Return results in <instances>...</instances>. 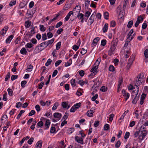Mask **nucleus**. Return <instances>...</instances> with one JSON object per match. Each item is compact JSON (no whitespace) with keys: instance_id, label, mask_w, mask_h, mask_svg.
<instances>
[{"instance_id":"1","label":"nucleus","mask_w":148,"mask_h":148,"mask_svg":"<svg viewBox=\"0 0 148 148\" xmlns=\"http://www.w3.org/2000/svg\"><path fill=\"white\" fill-rule=\"evenodd\" d=\"M118 39L116 38L114 39L112 42V45L111 47L109 50L108 51V53L110 56L112 55L113 54L118 43Z\"/></svg>"},{"instance_id":"2","label":"nucleus","mask_w":148,"mask_h":148,"mask_svg":"<svg viewBox=\"0 0 148 148\" xmlns=\"http://www.w3.org/2000/svg\"><path fill=\"white\" fill-rule=\"evenodd\" d=\"M54 40L55 39L53 38L47 42L45 41L43 42L42 43H41L40 45H38L35 48V50H39V49L38 47L40 46V47H44V46H45V47H47V46H48L49 45L52 44V43L54 42Z\"/></svg>"},{"instance_id":"3","label":"nucleus","mask_w":148,"mask_h":148,"mask_svg":"<svg viewBox=\"0 0 148 148\" xmlns=\"http://www.w3.org/2000/svg\"><path fill=\"white\" fill-rule=\"evenodd\" d=\"M133 32V29H131L127 35V36H128L127 39L129 40V42H130L134 38L133 36H134L135 34V33H134L133 34V36L132 35Z\"/></svg>"},{"instance_id":"4","label":"nucleus","mask_w":148,"mask_h":148,"mask_svg":"<svg viewBox=\"0 0 148 148\" xmlns=\"http://www.w3.org/2000/svg\"><path fill=\"white\" fill-rule=\"evenodd\" d=\"M100 63V61H99V62H98L97 65L94 66L91 70L90 72H92V73L91 74V75L92 74H93L94 73H97V69L98 68V66Z\"/></svg>"},{"instance_id":"5","label":"nucleus","mask_w":148,"mask_h":148,"mask_svg":"<svg viewBox=\"0 0 148 148\" xmlns=\"http://www.w3.org/2000/svg\"><path fill=\"white\" fill-rule=\"evenodd\" d=\"M139 91V87H138L137 90L136 91V92L135 94V95H136V96L132 101V103L134 104H136V103H137V101L139 99V97L137 96V95H138Z\"/></svg>"},{"instance_id":"6","label":"nucleus","mask_w":148,"mask_h":148,"mask_svg":"<svg viewBox=\"0 0 148 148\" xmlns=\"http://www.w3.org/2000/svg\"><path fill=\"white\" fill-rule=\"evenodd\" d=\"M75 140L78 143L81 144H84V141L83 138L80 137L76 136L75 137Z\"/></svg>"},{"instance_id":"7","label":"nucleus","mask_w":148,"mask_h":148,"mask_svg":"<svg viewBox=\"0 0 148 148\" xmlns=\"http://www.w3.org/2000/svg\"><path fill=\"white\" fill-rule=\"evenodd\" d=\"M95 16L93 14L90 17L88 21V24L89 25H90L93 23L95 19Z\"/></svg>"},{"instance_id":"8","label":"nucleus","mask_w":148,"mask_h":148,"mask_svg":"<svg viewBox=\"0 0 148 148\" xmlns=\"http://www.w3.org/2000/svg\"><path fill=\"white\" fill-rule=\"evenodd\" d=\"M122 92L124 96L125 97H126L125 98V101H126L129 97L130 94L126 92L125 90L124 89L122 90Z\"/></svg>"},{"instance_id":"9","label":"nucleus","mask_w":148,"mask_h":148,"mask_svg":"<svg viewBox=\"0 0 148 148\" xmlns=\"http://www.w3.org/2000/svg\"><path fill=\"white\" fill-rule=\"evenodd\" d=\"M100 39L99 37H97L95 38L93 40V42L92 43V47H94L96 46Z\"/></svg>"},{"instance_id":"10","label":"nucleus","mask_w":148,"mask_h":148,"mask_svg":"<svg viewBox=\"0 0 148 148\" xmlns=\"http://www.w3.org/2000/svg\"><path fill=\"white\" fill-rule=\"evenodd\" d=\"M73 11H70L67 14L65 18V20L66 21H67L70 18V17L71 15L73 16Z\"/></svg>"},{"instance_id":"11","label":"nucleus","mask_w":148,"mask_h":148,"mask_svg":"<svg viewBox=\"0 0 148 148\" xmlns=\"http://www.w3.org/2000/svg\"><path fill=\"white\" fill-rule=\"evenodd\" d=\"M8 26L5 27L0 32L1 34L4 35L5 34L7 31L8 30Z\"/></svg>"},{"instance_id":"12","label":"nucleus","mask_w":148,"mask_h":148,"mask_svg":"<svg viewBox=\"0 0 148 148\" xmlns=\"http://www.w3.org/2000/svg\"><path fill=\"white\" fill-rule=\"evenodd\" d=\"M108 23H106L105 24L102 30L103 33H106L107 31L108 28Z\"/></svg>"},{"instance_id":"13","label":"nucleus","mask_w":148,"mask_h":148,"mask_svg":"<svg viewBox=\"0 0 148 148\" xmlns=\"http://www.w3.org/2000/svg\"><path fill=\"white\" fill-rule=\"evenodd\" d=\"M62 115L61 114L58 113L56 112L53 114V116L55 118H57L60 119Z\"/></svg>"},{"instance_id":"14","label":"nucleus","mask_w":148,"mask_h":148,"mask_svg":"<svg viewBox=\"0 0 148 148\" xmlns=\"http://www.w3.org/2000/svg\"><path fill=\"white\" fill-rule=\"evenodd\" d=\"M33 69V66L32 65L30 64L27 66V68L26 69V71L27 72H29L31 71Z\"/></svg>"},{"instance_id":"15","label":"nucleus","mask_w":148,"mask_h":148,"mask_svg":"<svg viewBox=\"0 0 148 148\" xmlns=\"http://www.w3.org/2000/svg\"><path fill=\"white\" fill-rule=\"evenodd\" d=\"M32 24L31 21L28 20L26 21L25 23V26L26 28H28L31 26Z\"/></svg>"},{"instance_id":"16","label":"nucleus","mask_w":148,"mask_h":148,"mask_svg":"<svg viewBox=\"0 0 148 148\" xmlns=\"http://www.w3.org/2000/svg\"><path fill=\"white\" fill-rule=\"evenodd\" d=\"M141 135L142 136V138L141 139V140H143L145 138V137L147 135V131L146 130H143V131H141Z\"/></svg>"},{"instance_id":"17","label":"nucleus","mask_w":148,"mask_h":148,"mask_svg":"<svg viewBox=\"0 0 148 148\" xmlns=\"http://www.w3.org/2000/svg\"><path fill=\"white\" fill-rule=\"evenodd\" d=\"M14 36L12 35L10 36L6 40V42L7 43H9L11 41L13 38Z\"/></svg>"},{"instance_id":"18","label":"nucleus","mask_w":148,"mask_h":148,"mask_svg":"<svg viewBox=\"0 0 148 148\" xmlns=\"http://www.w3.org/2000/svg\"><path fill=\"white\" fill-rule=\"evenodd\" d=\"M136 81L135 84V86L137 87V88L138 87V86L141 84L142 82L141 79H136Z\"/></svg>"},{"instance_id":"19","label":"nucleus","mask_w":148,"mask_h":148,"mask_svg":"<svg viewBox=\"0 0 148 148\" xmlns=\"http://www.w3.org/2000/svg\"><path fill=\"white\" fill-rule=\"evenodd\" d=\"M42 140H40L38 141L36 144V148H41L42 146Z\"/></svg>"},{"instance_id":"20","label":"nucleus","mask_w":148,"mask_h":148,"mask_svg":"<svg viewBox=\"0 0 148 148\" xmlns=\"http://www.w3.org/2000/svg\"><path fill=\"white\" fill-rule=\"evenodd\" d=\"M50 124V122L49 121L48 119L47 120L45 124V125L46 127V128H45V130H46L48 129L49 126V125Z\"/></svg>"},{"instance_id":"21","label":"nucleus","mask_w":148,"mask_h":148,"mask_svg":"<svg viewBox=\"0 0 148 148\" xmlns=\"http://www.w3.org/2000/svg\"><path fill=\"white\" fill-rule=\"evenodd\" d=\"M81 106V103L80 102L75 104V111L79 109Z\"/></svg>"},{"instance_id":"22","label":"nucleus","mask_w":148,"mask_h":148,"mask_svg":"<svg viewBox=\"0 0 148 148\" xmlns=\"http://www.w3.org/2000/svg\"><path fill=\"white\" fill-rule=\"evenodd\" d=\"M81 10V6L79 5H76L75 8V11H76V12L77 13H79Z\"/></svg>"},{"instance_id":"23","label":"nucleus","mask_w":148,"mask_h":148,"mask_svg":"<svg viewBox=\"0 0 148 148\" xmlns=\"http://www.w3.org/2000/svg\"><path fill=\"white\" fill-rule=\"evenodd\" d=\"M67 106H68V107H67V109H68L69 108L70 106H69L66 103V102L65 101H64L62 103V106L63 108H66Z\"/></svg>"},{"instance_id":"24","label":"nucleus","mask_w":148,"mask_h":148,"mask_svg":"<svg viewBox=\"0 0 148 148\" xmlns=\"http://www.w3.org/2000/svg\"><path fill=\"white\" fill-rule=\"evenodd\" d=\"M20 53L23 55L26 54L27 53L26 49L25 48H23L20 51Z\"/></svg>"},{"instance_id":"25","label":"nucleus","mask_w":148,"mask_h":148,"mask_svg":"<svg viewBox=\"0 0 148 148\" xmlns=\"http://www.w3.org/2000/svg\"><path fill=\"white\" fill-rule=\"evenodd\" d=\"M131 58H130L128 60V63H130V65H132L134 60V56H133L132 57L131 56Z\"/></svg>"},{"instance_id":"26","label":"nucleus","mask_w":148,"mask_h":148,"mask_svg":"<svg viewBox=\"0 0 148 148\" xmlns=\"http://www.w3.org/2000/svg\"><path fill=\"white\" fill-rule=\"evenodd\" d=\"M91 11V9H89L88 11L86 12L84 14L85 16L88 18L90 15L91 14L90 12Z\"/></svg>"},{"instance_id":"27","label":"nucleus","mask_w":148,"mask_h":148,"mask_svg":"<svg viewBox=\"0 0 148 148\" xmlns=\"http://www.w3.org/2000/svg\"><path fill=\"white\" fill-rule=\"evenodd\" d=\"M100 90L102 92H106L107 90V88L105 86H103L100 88Z\"/></svg>"},{"instance_id":"28","label":"nucleus","mask_w":148,"mask_h":148,"mask_svg":"<svg viewBox=\"0 0 148 148\" xmlns=\"http://www.w3.org/2000/svg\"><path fill=\"white\" fill-rule=\"evenodd\" d=\"M25 112V111L24 110H21L19 112V113L18 115L17 116V117L16 119H20V117L21 116L22 114L23 113H24Z\"/></svg>"},{"instance_id":"29","label":"nucleus","mask_w":148,"mask_h":148,"mask_svg":"<svg viewBox=\"0 0 148 148\" xmlns=\"http://www.w3.org/2000/svg\"><path fill=\"white\" fill-rule=\"evenodd\" d=\"M84 16V14H82V13L80 14L79 13L77 16V17L78 18V19L80 20L83 18Z\"/></svg>"},{"instance_id":"30","label":"nucleus","mask_w":148,"mask_h":148,"mask_svg":"<svg viewBox=\"0 0 148 148\" xmlns=\"http://www.w3.org/2000/svg\"><path fill=\"white\" fill-rule=\"evenodd\" d=\"M133 23V21H130L127 24V27L128 28L131 27L132 26Z\"/></svg>"},{"instance_id":"31","label":"nucleus","mask_w":148,"mask_h":148,"mask_svg":"<svg viewBox=\"0 0 148 148\" xmlns=\"http://www.w3.org/2000/svg\"><path fill=\"white\" fill-rule=\"evenodd\" d=\"M115 69L112 65H110L109 67V70L110 71L113 72L115 71Z\"/></svg>"},{"instance_id":"32","label":"nucleus","mask_w":148,"mask_h":148,"mask_svg":"<svg viewBox=\"0 0 148 148\" xmlns=\"http://www.w3.org/2000/svg\"><path fill=\"white\" fill-rule=\"evenodd\" d=\"M110 128V126L108 124H106L104 126L103 129L104 130L107 131Z\"/></svg>"},{"instance_id":"33","label":"nucleus","mask_w":148,"mask_h":148,"mask_svg":"<svg viewBox=\"0 0 148 148\" xmlns=\"http://www.w3.org/2000/svg\"><path fill=\"white\" fill-rule=\"evenodd\" d=\"M40 30L42 32H44L46 30V28L44 26L42 25H40Z\"/></svg>"},{"instance_id":"34","label":"nucleus","mask_w":148,"mask_h":148,"mask_svg":"<svg viewBox=\"0 0 148 148\" xmlns=\"http://www.w3.org/2000/svg\"><path fill=\"white\" fill-rule=\"evenodd\" d=\"M61 45V42H59L56 44V50H58L60 47Z\"/></svg>"},{"instance_id":"35","label":"nucleus","mask_w":148,"mask_h":148,"mask_svg":"<svg viewBox=\"0 0 148 148\" xmlns=\"http://www.w3.org/2000/svg\"><path fill=\"white\" fill-rule=\"evenodd\" d=\"M59 105V103L58 102H56L55 103H54L53 107L52 108V110H55L57 108L58 106Z\"/></svg>"},{"instance_id":"36","label":"nucleus","mask_w":148,"mask_h":148,"mask_svg":"<svg viewBox=\"0 0 148 148\" xmlns=\"http://www.w3.org/2000/svg\"><path fill=\"white\" fill-rule=\"evenodd\" d=\"M128 111V110H127L124 112L123 113L122 115L121 116L120 118L119 119L120 120H121L123 119L124 118L125 116L126 115V113H127Z\"/></svg>"},{"instance_id":"37","label":"nucleus","mask_w":148,"mask_h":148,"mask_svg":"<svg viewBox=\"0 0 148 148\" xmlns=\"http://www.w3.org/2000/svg\"><path fill=\"white\" fill-rule=\"evenodd\" d=\"M130 135V133L129 132H126L125 135L124 136V138L125 139H127L129 137Z\"/></svg>"},{"instance_id":"38","label":"nucleus","mask_w":148,"mask_h":148,"mask_svg":"<svg viewBox=\"0 0 148 148\" xmlns=\"http://www.w3.org/2000/svg\"><path fill=\"white\" fill-rule=\"evenodd\" d=\"M143 77V73H140L138 76L137 79H142Z\"/></svg>"},{"instance_id":"39","label":"nucleus","mask_w":148,"mask_h":148,"mask_svg":"<svg viewBox=\"0 0 148 148\" xmlns=\"http://www.w3.org/2000/svg\"><path fill=\"white\" fill-rule=\"evenodd\" d=\"M52 62V60L50 59H49L48 60L47 62L45 64V65L46 66H48L49 65L51 64Z\"/></svg>"},{"instance_id":"40","label":"nucleus","mask_w":148,"mask_h":148,"mask_svg":"<svg viewBox=\"0 0 148 148\" xmlns=\"http://www.w3.org/2000/svg\"><path fill=\"white\" fill-rule=\"evenodd\" d=\"M144 55L146 58H148V49H147L144 52Z\"/></svg>"},{"instance_id":"41","label":"nucleus","mask_w":148,"mask_h":148,"mask_svg":"<svg viewBox=\"0 0 148 148\" xmlns=\"http://www.w3.org/2000/svg\"><path fill=\"white\" fill-rule=\"evenodd\" d=\"M107 41L106 40H102L101 42V45L103 46H105L106 44Z\"/></svg>"},{"instance_id":"42","label":"nucleus","mask_w":148,"mask_h":148,"mask_svg":"<svg viewBox=\"0 0 148 148\" xmlns=\"http://www.w3.org/2000/svg\"><path fill=\"white\" fill-rule=\"evenodd\" d=\"M43 125V123L42 121H40L39 122L37 123V126L38 127H42Z\"/></svg>"},{"instance_id":"43","label":"nucleus","mask_w":148,"mask_h":148,"mask_svg":"<svg viewBox=\"0 0 148 148\" xmlns=\"http://www.w3.org/2000/svg\"><path fill=\"white\" fill-rule=\"evenodd\" d=\"M91 111H88L87 112V115L89 117H91L93 116V112H90Z\"/></svg>"},{"instance_id":"44","label":"nucleus","mask_w":148,"mask_h":148,"mask_svg":"<svg viewBox=\"0 0 148 148\" xmlns=\"http://www.w3.org/2000/svg\"><path fill=\"white\" fill-rule=\"evenodd\" d=\"M7 91L9 95L12 96L13 95V91L12 89L9 88L8 89Z\"/></svg>"},{"instance_id":"45","label":"nucleus","mask_w":148,"mask_h":148,"mask_svg":"<svg viewBox=\"0 0 148 148\" xmlns=\"http://www.w3.org/2000/svg\"><path fill=\"white\" fill-rule=\"evenodd\" d=\"M104 18L106 19H108L109 16V14L107 12H106L104 13Z\"/></svg>"},{"instance_id":"46","label":"nucleus","mask_w":148,"mask_h":148,"mask_svg":"<svg viewBox=\"0 0 148 148\" xmlns=\"http://www.w3.org/2000/svg\"><path fill=\"white\" fill-rule=\"evenodd\" d=\"M139 17H138V18H137V20L136 21V23L135 24V26L136 27H137L138 26V25H139L140 23V20H139Z\"/></svg>"},{"instance_id":"47","label":"nucleus","mask_w":148,"mask_h":148,"mask_svg":"<svg viewBox=\"0 0 148 148\" xmlns=\"http://www.w3.org/2000/svg\"><path fill=\"white\" fill-rule=\"evenodd\" d=\"M10 77V72H8L6 76L5 80V81H7L8 79Z\"/></svg>"},{"instance_id":"48","label":"nucleus","mask_w":148,"mask_h":148,"mask_svg":"<svg viewBox=\"0 0 148 148\" xmlns=\"http://www.w3.org/2000/svg\"><path fill=\"white\" fill-rule=\"evenodd\" d=\"M56 131V129L54 127H51V128L50 132L51 133H54Z\"/></svg>"},{"instance_id":"49","label":"nucleus","mask_w":148,"mask_h":148,"mask_svg":"<svg viewBox=\"0 0 148 148\" xmlns=\"http://www.w3.org/2000/svg\"><path fill=\"white\" fill-rule=\"evenodd\" d=\"M16 0H13V1H11L9 3V5L10 6L15 5L16 3Z\"/></svg>"},{"instance_id":"50","label":"nucleus","mask_w":148,"mask_h":148,"mask_svg":"<svg viewBox=\"0 0 148 148\" xmlns=\"http://www.w3.org/2000/svg\"><path fill=\"white\" fill-rule=\"evenodd\" d=\"M79 134H80L82 138H84L86 136V135L84 133L83 131L82 130L80 131L79 132Z\"/></svg>"},{"instance_id":"51","label":"nucleus","mask_w":148,"mask_h":148,"mask_svg":"<svg viewBox=\"0 0 148 148\" xmlns=\"http://www.w3.org/2000/svg\"><path fill=\"white\" fill-rule=\"evenodd\" d=\"M34 138L33 137H31L28 140L27 143L29 145H31L32 143L33 142Z\"/></svg>"},{"instance_id":"52","label":"nucleus","mask_w":148,"mask_h":148,"mask_svg":"<svg viewBox=\"0 0 148 148\" xmlns=\"http://www.w3.org/2000/svg\"><path fill=\"white\" fill-rule=\"evenodd\" d=\"M90 0H87L85 1V7H88L89 6L90 2Z\"/></svg>"},{"instance_id":"53","label":"nucleus","mask_w":148,"mask_h":148,"mask_svg":"<svg viewBox=\"0 0 148 148\" xmlns=\"http://www.w3.org/2000/svg\"><path fill=\"white\" fill-rule=\"evenodd\" d=\"M61 60H59L57 61L55 63V66L57 67L62 62Z\"/></svg>"},{"instance_id":"54","label":"nucleus","mask_w":148,"mask_h":148,"mask_svg":"<svg viewBox=\"0 0 148 148\" xmlns=\"http://www.w3.org/2000/svg\"><path fill=\"white\" fill-rule=\"evenodd\" d=\"M44 84V83L43 82H41L38 85V88L39 89H42V87Z\"/></svg>"},{"instance_id":"55","label":"nucleus","mask_w":148,"mask_h":148,"mask_svg":"<svg viewBox=\"0 0 148 148\" xmlns=\"http://www.w3.org/2000/svg\"><path fill=\"white\" fill-rule=\"evenodd\" d=\"M140 130L134 133V137H135V138L137 137V136L139 135V134L140 133Z\"/></svg>"},{"instance_id":"56","label":"nucleus","mask_w":148,"mask_h":148,"mask_svg":"<svg viewBox=\"0 0 148 148\" xmlns=\"http://www.w3.org/2000/svg\"><path fill=\"white\" fill-rule=\"evenodd\" d=\"M18 77V75H12L11 77V79L12 81H13L17 79Z\"/></svg>"},{"instance_id":"57","label":"nucleus","mask_w":148,"mask_h":148,"mask_svg":"<svg viewBox=\"0 0 148 148\" xmlns=\"http://www.w3.org/2000/svg\"><path fill=\"white\" fill-rule=\"evenodd\" d=\"M74 131V129L73 128H72L69 129V130H68V133L69 134H71Z\"/></svg>"},{"instance_id":"58","label":"nucleus","mask_w":148,"mask_h":148,"mask_svg":"<svg viewBox=\"0 0 148 148\" xmlns=\"http://www.w3.org/2000/svg\"><path fill=\"white\" fill-rule=\"evenodd\" d=\"M47 39V35L46 33L42 34V39L43 40H45Z\"/></svg>"},{"instance_id":"59","label":"nucleus","mask_w":148,"mask_h":148,"mask_svg":"<svg viewBox=\"0 0 148 148\" xmlns=\"http://www.w3.org/2000/svg\"><path fill=\"white\" fill-rule=\"evenodd\" d=\"M47 36L48 38H51L53 36V35L52 33L49 32L47 33Z\"/></svg>"},{"instance_id":"60","label":"nucleus","mask_w":148,"mask_h":148,"mask_svg":"<svg viewBox=\"0 0 148 148\" xmlns=\"http://www.w3.org/2000/svg\"><path fill=\"white\" fill-rule=\"evenodd\" d=\"M35 109L37 112H39L40 110V108L39 105H37L35 106Z\"/></svg>"},{"instance_id":"61","label":"nucleus","mask_w":148,"mask_h":148,"mask_svg":"<svg viewBox=\"0 0 148 148\" xmlns=\"http://www.w3.org/2000/svg\"><path fill=\"white\" fill-rule=\"evenodd\" d=\"M36 112L34 110H32L29 114V116H32L35 114Z\"/></svg>"},{"instance_id":"62","label":"nucleus","mask_w":148,"mask_h":148,"mask_svg":"<svg viewBox=\"0 0 148 148\" xmlns=\"http://www.w3.org/2000/svg\"><path fill=\"white\" fill-rule=\"evenodd\" d=\"M60 145H61V148H65L66 146V145L64 144L63 141H62L60 142Z\"/></svg>"},{"instance_id":"63","label":"nucleus","mask_w":148,"mask_h":148,"mask_svg":"<svg viewBox=\"0 0 148 148\" xmlns=\"http://www.w3.org/2000/svg\"><path fill=\"white\" fill-rule=\"evenodd\" d=\"M62 23L61 21H60L59 22L57 23L56 25V27L57 28L60 27V26L62 25Z\"/></svg>"},{"instance_id":"64","label":"nucleus","mask_w":148,"mask_h":148,"mask_svg":"<svg viewBox=\"0 0 148 148\" xmlns=\"http://www.w3.org/2000/svg\"><path fill=\"white\" fill-rule=\"evenodd\" d=\"M27 83V82L26 81H23L21 82V86L23 88L25 86V85Z\"/></svg>"}]
</instances>
